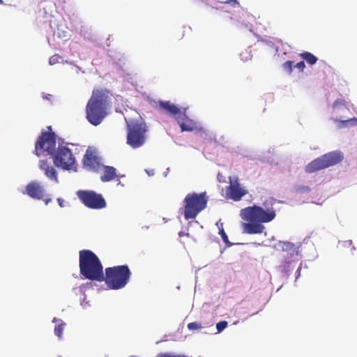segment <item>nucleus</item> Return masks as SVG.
Masks as SVG:
<instances>
[{
  "instance_id": "423d86ee",
  "label": "nucleus",
  "mask_w": 357,
  "mask_h": 357,
  "mask_svg": "<svg viewBox=\"0 0 357 357\" xmlns=\"http://www.w3.org/2000/svg\"><path fill=\"white\" fill-rule=\"evenodd\" d=\"M68 145V144L63 140H59L57 149L52 155L54 165L63 170H72L76 168L75 157Z\"/></svg>"
},
{
  "instance_id": "5701e85b",
  "label": "nucleus",
  "mask_w": 357,
  "mask_h": 357,
  "mask_svg": "<svg viewBox=\"0 0 357 357\" xmlns=\"http://www.w3.org/2000/svg\"><path fill=\"white\" fill-rule=\"evenodd\" d=\"M293 66L294 61H287L283 63L282 68L286 72H287L289 74H291L292 72Z\"/></svg>"
},
{
  "instance_id": "aec40b11",
  "label": "nucleus",
  "mask_w": 357,
  "mask_h": 357,
  "mask_svg": "<svg viewBox=\"0 0 357 357\" xmlns=\"http://www.w3.org/2000/svg\"><path fill=\"white\" fill-rule=\"evenodd\" d=\"M300 56L306 61V62L310 65H314L317 61V58L310 52H305L303 53L300 54Z\"/></svg>"
},
{
  "instance_id": "2eb2a0df",
  "label": "nucleus",
  "mask_w": 357,
  "mask_h": 357,
  "mask_svg": "<svg viewBox=\"0 0 357 357\" xmlns=\"http://www.w3.org/2000/svg\"><path fill=\"white\" fill-rule=\"evenodd\" d=\"M82 162L84 167L89 170L96 171L100 167L98 158L92 153H89L88 151L84 155Z\"/></svg>"
},
{
  "instance_id": "a878e982",
  "label": "nucleus",
  "mask_w": 357,
  "mask_h": 357,
  "mask_svg": "<svg viewBox=\"0 0 357 357\" xmlns=\"http://www.w3.org/2000/svg\"><path fill=\"white\" fill-rule=\"evenodd\" d=\"M227 326V322L226 321H222L216 324L217 331L220 333L222 332Z\"/></svg>"
},
{
  "instance_id": "1a4fd4ad",
  "label": "nucleus",
  "mask_w": 357,
  "mask_h": 357,
  "mask_svg": "<svg viewBox=\"0 0 357 357\" xmlns=\"http://www.w3.org/2000/svg\"><path fill=\"white\" fill-rule=\"evenodd\" d=\"M77 195L84 206L89 208L101 209L106 206L102 195L93 190H79Z\"/></svg>"
},
{
  "instance_id": "a211bd4d",
  "label": "nucleus",
  "mask_w": 357,
  "mask_h": 357,
  "mask_svg": "<svg viewBox=\"0 0 357 357\" xmlns=\"http://www.w3.org/2000/svg\"><path fill=\"white\" fill-rule=\"evenodd\" d=\"M116 169L111 166H103V172L100 176L102 182H108L116 177Z\"/></svg>"
},
{
  "instance_id": "6ab92c4d",
  "label": "nucleus",
  "mask_w": 357,
  "mask_h": 357,
  "mask_svg": "<svg viewBox=\"0 0 357 357\" xmlns=\"http://www.w3.org/2000/svg\"><path fill=\"white\" fill-rule=\"evenodd\" d=\"M333 121L337 123V127L339 129L354 127L357 126V118L353 117L348 119H341L338 118H334Z\"/></svg>"
},
{
  "instance_id": "412c9836",
  "label": "nucleus",
  "mask_w": 357,
  "mask_h": 357,
  "mask_svg": "<svg viewBox=\"0 0 357 357\" xmlns=\"http://www.w3.org/2000/svg\"><path fill=\"white\" fill-rule=\"evenodd\" d=\"M333 111L335 114L339 113L340 112H349V109L346 107V105L341 102L335 101L333 105Z\"/></svg>"
},
{
  "instance_id": "4468645a",
  "label": "nucleus",
  "mask_w": 357,
  "mask_h": 357,
  "mask_svg": "<svg viewBox=\"0 0 357 357\" xmlns=\"http://www.w3.org/2000/svg\"><path fill=\"white\" fill-rule=\"evenodd\" d=\"M39 167L44 171L45 176L52 181L56 183L59 182L57 172L56 169L45 160H41L39 162Z\"/></svg>"
},
{
  "instance_id": "39448f33",
  "label": "nucleus",
  "mask_w": 357,
  "mask_h": 357,
  "mask_svg": "<svg viewBox=\"0 0 357 357\" xmlns=\"http://www.w3.org/2000/svg\"><path fill=\"white\" fill-rule=\"evenodd\" d=\"M184 218L185 220L195 219L204 210L208 203V197L205 192L188 194L184 200Z\"/></svg>"
},
{
  "instance_id": "b1692460",
  "label": "nucleus",
  "mask_w": 357,
  "mask_h": 357,
  "mask_svg": "<svg viewBox=\"0 0 357 357\" xmlns=\"http://www.w3.org/2000/svg\"><path fill=\"white\" fill-rule=\"evenodd\" d=\"M311 190L310 188L306 185H298L295 188V191L298 193H307Z\"/></svg>"
},
{
  "instance_id": "7ed1b4c3",
  "label": "nucleus",
  "mask_w": 357,
  "mask_h": 357,
  "mask_svg": "<svg viewBox=\"0 0 357 357\" xmlns=\"http://www.w3.org/2000/svg\"><path fill=\"white\" fill-rule=\"evenodd\" d=\"M79 264L80 274L84 278L98 282L103 281V266L100 259L91 250L79 251Z\"/></svg>"
},
{
  "instance_id": "f3484780",
  "label": "nucleus",
  "mask_w": 357,
  "mask_h": 357,
  "mask_svg": "<svg viewBox=\"0 0 357 357\" xmlns=\"http://www.w3.org/2000/svg\"><path fill=\"white\" fill-rule=\"evenodd\" d=\"M177 121L182 132L192 131L196 128L194 121L189 119L185 114L181 117H177Z\"/></svg>"
},
{
  "instance_id": "2f4dec72",
  "label": "nucleus",
  "mask_w": 357,
  "mask_h": 357,
  "mask_svg": "<svg viewBox=\"0 0 357 357\" xmlns=\"http://www.w3.org/2000/svg\"><path fill=\"white\" fill-rule=\"evenodd\" d=\"M43 199H44L46 205H47L52 201V199L50 198Z\"/></svg>"
},
{
  "instance_id": "7c9ffc66",
  "label": "nucleus",
  "mask_w": 357,
  "mask_h": 357,
  "mask_svg": "<svg viewBox=\"0 0 357 357\" xmlns=\"http://www.w3.org/2000/svg\"><path fill=\"white\" fill-rule=\"evenodd\" d=\"M57 202L61 207L64 206V200L62 198H58Z\"/></svg>"
},
{
  "instance_id": "0eeeda50",
  "label": "nucleus",
  "mask_w": 357,
  "mask_h": 357,
  "mask_svg": "<svg viewBox=\"0 0 357 357\" xmlns=\"http://www.w3.org/2000/svg\"><path fill=\"white\" fill-rule=\"evenodd\" d=\"M344 155L341 151H331L319 157L305 167V172L308 174L335 165L342 161Z\"/></svg>"
},
{
  "instance_id": "20e7f679",
  "label": "nucleus",
  "mask_w": 357,
  "mask_h": 357,
  "mask_svg": "<svg viewBox=\"0 0 357 357\" xmlns=\"http://www.w3.org/2000/svg\"><path fill=\"white\" fill-rule=\"evenodd\" d=\"M131 272L127 265L116 266L105 268L103 281L110 289H120L128 282Z\"/></svg>"
},
{
  "instance_id": "9d476101",
  "label": "nucleus",
  "mask_w": 357,
  "mask_h": 357,
  "mask_svg": "<svg viewBox=\"0 0 357 357\" xmlns=\"http://www.w3.org/2000/svg\"><path fill=\"white\" fill-rule=\"evenodd\" d=\"M146 128L145 124L136 123L129 127L127 135V143L132 148L142 146L146 140Z\"/></svg>"
},
{
  "instance_id": "c756f323",
  "label": "nucleus",
  "mask_w": 357,
  "mask_h": 357,
  "mask_svg": "<svg viewBox=\"0 0 357 357\" xmlns=\"http://www.w3.org/2000/svg\"><path fill=\"white\" fill-rule=\"evenodd\" d=\"M222 2L225 3H232L234 5L238 4V2L237 1V0H229V1H222Z\"/></svg>"
},
{
  "instance_id": "393cba45",
  "label": "nucleus",
  "mask_w": 357,
  "mask_h": 357,
  "mask_svg": "<svg viewBox=\"0 0 357 357\" xmlns=\"http://www.w3.org/2000/svg\"><path fill=\"white\" fill-rule=\"evenodd\" d=\"M61 59V57L59 54H54L50 57L49 63L52 66L54 65L56 63H59Z\"/></svg>"
},
{
  "instance_id": "f03ea898",
  "label": "nucleus",
  "mask_w": 357,
  "mask_h": 357,
  "mask_svg": "<svg viewBox=\"0 0 357 357\" xmlns=\"http://www.w3.org/2000/svg\"><path fill=\"white\" fill-rule=\"evenodd\" d=\"M111 104L110 92L105 89H94L86 106V118L92 125H100L108 114Z\"/></svg>"
},
{
  "instance_id": "9b49d317",
  "label": "nucleus",
  "mask_w": 357,
  "mask_h": 357,
  "mask_svg": "<svg viewBox=\"0 0 357 357\" xmlns=\"http://www.w3.org/2000/svg\"><path fill=\"white\" fill-rule=\"evenodd\" d=\"M230 184L226 188V195L228 198L234 201H240L248 192L244 188H241L237 177L233 179L229 177Z\"/></svg>"
},
{
  "instance_id": "f257e3e1",
  "label": "nucleus",
  "mask_w": 357,
  "mask_h": 357,
  "mask_svg": "<svg viewBox=\"0 0 357 357\" xmlns=\"http://www.w3.org/2000/svg\"><path fill=\"white\" fill-rule=\"evenodd\" d=\"M241 217L246 222L242 224L243 232L248 234H261L265 229L263 223H268L276 217L274 208L264 209L257 205L248 206L241 210Z\"/></svg>"
},
{
  "instance_id": "dca6fc26",
  "label": "nucleus",
  "mask_w": 357,
  "mask_h": 357,
  "mask_svg": "<svg viewBox=\"0 0 357 357\" xmlns=\"http://www.w3.org/2000/svg\"><path fill=\"white\" fill-rule=\"evenodd\" d=\"M274 248L278 251L287 252L290 256L298 253L295 245L289 241H280L274 245Z\"/></svg>"
},
{
  "instance_id": "bb28decb",
  "label": "nucleus",
  "mask_w": 357,
  "mask_h": 357,
  "mask_svg": "<svg viewBox=\"0 0 357 357\" xmlns=\"http://www.w3.org/2000/svg\"><path fill=\"white\" fill-rule=\"evenodd\" d=\"M219 234L221 236V238L222 239V241L225 243H229V240H228V237H227V235L226 234L222 226L219 228Z\"/></svg>"
},
{
  "instance_id": "6e6552de",
  "label": "nucleus",
  "mask_w": 357,
  "mask_h": 357,
  "mask_svg": "<svg viewBox=\"0 0 357 357\" xmlns=\"http://www.w3.org/2000/svg\"><path fill=\"white\" fill-rule=\"evenodd\" d=\"M56 135L54 132H42L35 144V154L40 156L47 152L52 155L56 150Z\"/></svg>"
},
{
  "instance_id": "cd10ccee",
  "label": "nucleus",
  "mask_w": 357,
  "mask_h": 357,
  "mask_svg": "<svg viewBox=\"0 0 357 357\" xmlns=\"http://www.w3.org/2000/svg\"><path fill=\"white\" fill-rule=\"evenodd\" d=\"M201 328H202L201 325L196 322H191L188 324V328L189 330H197Z\"/></svg>"
},
{
  "instance_id": "c85d7f7f",
  "label": "nucleus",
  "mask_w": 357,
  "mask_h": 357,
  "mask_svg": "<svg viewBox=\"0 0 357 357\" xmlns=\"http://www.w3.org/2000/svg\"><path fill=\"white\" fill-rule=\"evenodd\" d=\"M296 68H297L301 72L303 71V70L305 69V62L303 61H301L300 62H298L296 66H295Z\"/></svg>"
},
{
  "instance_id": "f8f14e48",
  "label": "nucleus",
  "mask_w": 357,
  "mask_h": 357,
  "mask_svg": "<svg viewBox=\"0 0 357 357\" xmlns=\"http://www.w3.org/2000/svg\"><path fill=\"white\" fill-rule=\"evenodd\" d=\"M24 194L28 195L34 199H43L45 195V189L40 183L37 181H31L25 188Z\"/></svg>"
},
{
  "instance_id": "ddd939ff",
  "label": "nucleus",
  "mask_w": 357,
  "mask_h": 357,
  "mask_svg": "<svg viewBox=\"0 0 357 357\" xmlns=\"http://www.w3.org/2000/svg\"><path fill=\"white\" fill-rule=\"evenodd\" d=\"M155 107L161 112H166L170 115H176L181 113V109L169 101H158Z\"/></svg>"
},
{
  "instance_id": "473e14b6",
  "label": "nucleus",
  "mask_w": 357,
  "mask_h": 357,
  "mask_svg": "<svg viewBox=\"0 0 357 357\" xmlns=\"http://www.w3.org/2000/svg\"><path fill=\"white\" fill-rule=\"evenodd\" d=\"M0 3H3V1L2 0H0Z\"/></svg>"
},
{
  "instance_id": "4be33fe9",
  "label": "nucleus",
  "mask_w": 357,
  "mask_h": 357,
  "mask_svg": "<svg viewBox=\"0 0 357 357\" xmlns=\"http://www.w3.org/2000/svg\"><path fill=\"white\" fill-rule=\"evenodd\" d=\"M65 325L66 324L62 322L55 326L54 333L59 338L62 337Z\"/></svg>"
}]
</instances>
